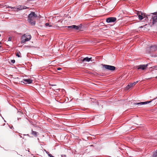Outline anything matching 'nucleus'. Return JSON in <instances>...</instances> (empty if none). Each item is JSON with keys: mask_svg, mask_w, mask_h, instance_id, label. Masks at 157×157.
<instances>
[{"mask_svg": "<svg viewBox=\"0 0 157 157\" xmlns=\"http://www.w3.org/2000/svg\"><path fill=\"white\" fill-rule=\"evenodd\" d=\"M138 82V81H136V82H135L134 83H135L136 85L137 82Z\"/></svg>", "mask_w": 157, "mask_h": 157, "instance_id": "28", "label": "nucleus"}, {"mask_svg": "<svg viewBox=\"0 0 157 157\" xmlns=\"http://www.w3.org/2000/svg\"><path fill=\"white\" fill-rule=\"evenodd\" d=\"M61 68H58L57 69V70H61Z\"/></svg>", "mask_w": 157, "mask_h": 157, "instance_id": "29", "label": "nucleus"}, {"mask_svg": "<svg viewBox=\"0 0 157 157\" xmlns=\"http://www.w3.org/2000/svg\"><path fill=\"white\" fill-rule=\"evenodd\" d=\"M82 58L83 59H92L96 58L94 56L92 55H89L88 56L85 57H81V58Z\"/></svg>", "mask_w": 157, "mask_h": 157, "instance_id": "11", "label": "nucleus"}, {"mask_svg": "<svg viewBox=\"0 0 157 157\" xmlns=\"http://www.w3.org/2000/svg\"><path fill=\"white\" fill-rule=\"evenodd\" d=\"M137 15L138 16L139 19L140 20H142L143 18L146 17L145 14L143 13L142 12L138 13Z\"/></svg>", "mask_w": 157, "mask_h": 157, "instance_id": "6", "label": "nucleus"}, {"mask_svg": "<svg viewBox=\"0 0 157 157\" xmlns=\"http://www.w3.org/2000/svg\"><path fill=\"white\" fill-rule=\"evenodd\" d=\"M16 56H17L18 57H20V54L19 53H17L16 54Z\"/></svg>", "mask_w": 157, "mask_h": 157, "instance_id": "23", "label": "nucleus"}, {"mask_svg": "<svg viewBox=\"0 0 157 157\" xmlns=\"http://www.w3.org/2000/svg\"><path fill=\"white\" fill-rule=\"evenodd\" d=\"M5 124V123L2 120L0 121V126H4Z\"/></svg>", "mask_w": 157, "mask_h": 157, "instance_id": "15", "label": "nucleus"}, {"mask_svg": "<svg viewBox=\"0 0 157 157\" xmlns=\"http://www.w3.org/2000/svg\"><path fill=\"white\" fill-rule=\"evenodd\" d=\"M130 86H131V87H132V86H133L135 85V83H134V82L133 83H130Z\"/></svg>", "mask_w": 157, "mask_h": 157, "instance_id": "22", "label": "nucleus"}, {"mask_svg": "<svg viewBox=\"0 0 157 157\" xmlns=\"http://www.w3.org/2000/svg\"><path fill=\"white\" fill-rule=\"evenodd\" d=\"M11 37H9V38H8V41H11Z\"/></svg>", "mask_w": 157, "mask_h": 157, "instance_id": "25", "label": "nucleus"}, {"mask_svg": "<svg viewBox=\"0 0 157 157\" xmlns=\"http://www.w3.org/2000/svg\"><path fill=\"white\" fill-rule=\"evenodd\" d=\"M67 27L68 28H70L71 29H74L75 27H77V26L75 25H73L71 26H68Z\"/></svg>", "mask_w": 157, "mask_h": 157, "instance_id": "19", "label": "nucleus"}, {"mask_svg": "<svg viewBox=\"0 0 157 157\" xmlns=\"http://www.w3.org/2000/svg\"><path fill=\"white\" fill-rule=\"evenodd\" d=\"M48 156L50 157H54L51 154H49L48 155Z\"/></svg>", "mask_w": 157, "mask_h": 157, "instance_id": "26", "label": "nucleus"}, {"mask_svg": "<svg viewBox=\"0 0 157 157\" xmlns=\"http://www.w3.org/2000/svg\"><path fill=\"white\" fill-rule=\"evenodd\" d=\"M151 101H147L145 102H139V103H134V104L135 105H138L139 106H141L142 105H145L147 104H148L149 103H150Z\"/></svg>", "mask_w": 157, "mask_h": 157, "instance_id": "9", "label": "nucleus"}, {"mask_svg": "<svg viewBox=\"0 0 157 157\" xmlns=\"http://www.w3.org/2000/svg\"><path fill=\"white\" fill-rule=\"evenodd\" d=\"M152 57L153 58H157V56H152Z\"/></svg>", "mask_w": 157, "mask_h": 157, "instance_id": "27", "label": "nucleus"}, {"mask_svg": "<svg viewBox=\"0 0 157 157\" xmlns=\"http://www.w3.org/2000/svg\"><path fill=\"white\" fill-rule=\"evenodd\" d=\"M37 16L34 12H31L28 16V22L32 25H34L35 21H34Z\"/></svg>", "mask_w": 157, "mask_h": 157, "instance_id": "1", "label": "nucleus"}, {"mask_svg": "<svg viewBox=\"0 0 157 157\" xmlns=\"http://www.w3.org/2000/svg\"><path fill=\"white\" fill-rule=\"evenodd\" d=\"M45 25L46 26H48L49 27H51L52 26V25H50L49 23H46L45 24Z\"/></svg>", "mask_w": 157, "mask_h": 157, "instance_id": "21", "label": "nucleus"}, {"mask_svg": "<svg viewBox=\"0 0 157 157\" xmlns=\"http://www.w3.org/2000/svg\"><path fill=\"white\" fill-rule=\"evenodd\" d=\"M156 78L157 79V76L156 77Z\"/></svg>", "mask_w": 157, "mask_h": 157, "instance_id": "30", "label": "nucleus"}, {"mask_svg": "<svg viewBox=\"0 0 157 157\" xmlns=\"http://www.w3.org/2000/svg\"><path fill=\"white\" fill-rule=\"evenodd\" d=\"M31 38V36L29 34H25L23 35L21 38V43H25L26 42L29 41Z\"/></svg>", "mask_w": 157, "mask_h": 157, "instance_id": "3", "label": "nucleus"}, {"mask_svg": "<svg viewBox=\"0 0 157 157\" xmlns=\"http://www.w3.org/2000/svg\"><path fill=\"white\" fill-rule=\"evenodd\" d=\"M131 87V86H130V84H129L126 87L125 90H128L129 88H130Z\"/></svg>", "mask_w": 157, "mask_h": 157, "instance_id": "20", "label": "nucleus"}, {"mask_svg": "<svg viewBox=\"0 0 157 157\" xmlns=\"http://www.w3.org/2000/svg\"><path fill=\"white\" fill-rule=\"evenodd\" d=\"M150 69H151L150 70L151 71H153L154 70H157V66H155L151 67L150 68Z\"/></svg>", "mask_w": 157, "mask_h": 157, "instance_id": "13", "label": "nucleus"}, {"mask_svg": "<svg viewBox=\"0 0 157 157\" xmlns=\"http://www.w3.org/2000/svg\"><path fill=\"white\" fill-rule=\"evenodd\" d=\"M152 23L153 24H157V12L152 13Z\"/></svg>", "mask_w": 157, "mask_h": 157, "instance_id": "5", "label": "nucleus"}, {"mask_svg": "<svg viewBox=\"0 0 157 157\" xmlns=\"http://www.w3.org/2000/svg\"><path fill=\"white\" fill-rule=\"evenodd\" d=\"M81 61H80V63H83L84 62H88L90 61L91 59H80Z\"/></svg>", "mask_w": 157, "mask_h": 157, "instance_id": "16", "label": "nucleus"}, {"mask_svg": "<svg viewBox=\"0 0 157 157\" xmlns=\"http://www.w3.org/2000/svg\"><path fill=\"white\" fill-rule=\"evenodd\" d=\"M151 50L152 51H155L157 49V46H153L150 47Z\"/></svg>", "mask_w": 157, "mask_h": 157, "instance_id": "12", "label": "nucleus"}, {"mask_svg": "<svg viewBox=\"0 0 157 157\" xmlns=\"http://www.w3.org/2000/svg\"><path fill=\"white\" fill-rule=\"evenodd\" d=\"M103 67H104L105 69L111 71H114L116 69V67L112 66L104 65H103Z\"/></svg>", "mask_w": 157, "mask_h": 157, "instance_id": "4", "label": "nucleus"}, {"mask_svg": "<svg viewBox=\"0 0 157 157\" xmlns=\"http://www.w3.org/2000/svg\"><path fill=\"white\" fill-rule=\"evenodd\" d=\"M32 134H33V135H34L35 136H36L38 133V132H36L35 131H33V130H32Z\"/></svg>", "mask_w": 157, "mask_h": 157, "instance_id": "14", "label": "nucleus"}, {"mask_svg": "<svg viewBox=\"0 0 157 157\" xmlns=\"http://www.w3.org/2000/svg\"><path fill=\"white\" fill-rule=\"evenodd\" d=\"M6 8L10 9L9 10H13L15 11H18L19 10H21L23 9H25L27 8V7L23 6H17L16 7H11L7 5H6Z\"/></svg>", "mask_w": 157, "mask_h": 157, "instance_id": "2", "label": "nucleus"}, {"mask_svg": "<svg viewBox=\"0 0 157 157\" xmlns=\"http://www.w3.org/2000/svg\"><path fill=\"white\" fill-rule=\"evenodd\" d=\"M10 64L13 65L15 62V59H10V61H9Z\"/></svg>", "mask_w": 157, "mask_h": 157, "instance_id": "17", "label": "nucleus"}, {"mask_svg": "<svg viewBox=\"0 0 157 157\" xmlns=\"http://www.w3.org/2000/svg\"><path fill=\"white\" fill-rule=\"evenodd\" d=\"M33 157H35V156H34Z\"/></svg>", "mask_w": 157, "mask_h": 157, "instance_id": "31", "label": "nucleus"}, {"mask_svg": "<svg viewBox=\"0 0 157 157\" xmlns=\"http://www.w3.org/2000/svg\"><path fill=\"white\" fill-rule=\"evenodd\" d=\"M33 80L30 79H24L23 83L25 84H30L32 83Z\"/></svg>", "mask_w": 157, "mask_h": 157, "instance_id": "8", "label": "nucleus"}, {"mask_svg": "<svg viewBox=\"0 0 157 157\" xmlns=\"http://www.w3.org/2000/svg\"><path fill=\"white\" fill-rule=\"evenodd\" d=\"M116 20V18L115 17H109L107 19L106 21L108 23H110L114 22Z\"/></svg>", "mask_w": 157, "mask_h": 157, "instance_id": "7", "label": "nucleus"}, {"mask_svg": "<svg viewBox=\"0 0 157 157\" xmlns=\"http://www.w3.org/2000/svg\"><path fill=\"white\" fill-rule=\"evenodd\" d=\"M148 64L145 65H141L138 66V67L137 68L138 69H141L143 70L145 69L148 66Z\"/></svg>", "mask_w": 157, "mask_h": 157, "instance_id": "10", "label": "nucleus"}, {"mask_svg": "<svg viewBox=\"0 0 157 157\" xmlns=\"http://www.w3.org/2000/svg\"><path fill=\"white\" fill-rule=\"evenodd\" d=\"M152 157H157V150L154 152Z\"/></svg>", "mask_w": 157, "mask_h": 157, "instance_id": "18", "label": "nucleus"}, {"mask_svg": "<svg viewBox=\"0 0 157 157\" xmlns=\"http://www.w3.org/2000/svg\"><path fill=\"white\" fill-rule=\"evenodd\" d=\"M79 26H77V27H75L74 29H75L76 30H78L79 29Z\"/></svg>", "mask_w": 157, "mask_h": 157, "instance_id": "24", "label": "nucleus"}]
</instances>
